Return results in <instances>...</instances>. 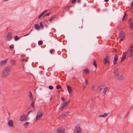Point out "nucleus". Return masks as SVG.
Listing matches in <instances>:
<instances>
[{
	"mask_svg": "<svg viewBox=\"0 0 133 133\" xmlns=\"http://www.w3.org/2000/svg\"><path fill=\"white\" fill-rule=\"evenodd\" d=\"M10 70L9 67H6L2 71V76L3 77L6 78L9 75Z\"/></svg>",
	"mask_w": 133,
	"mask_h": 133,
	"instance_id": "nucleus-1",
	"label": "nucleus"
},
{
	"mask_svg": "<svg viewBox=\"0 0 133 133\" xmlns=\"http://www.w3.org/2000/svg\"><path fill=\"white\" fill-rule=\"evenodd\" d=\"M32 112V110H31L30 111H29V112H30V113L31 112Z\"/></svg>",
	"mask_w": 133,
	"mask_h": 133,
	"instance_id": "nucleus-56",
	"label": "nucleus"
},
{
	"mask_svg": "<svg viewBox=\"0 0 133 133\" xmlns=\"http://www.w3.org/2000/svg\"><path fill=\"white\" fill-rule=\"evenodd\" d=\"M56 16L55 15H54L52 17L49 18V21L50 22H51L53 20L55 19V18H56Z\"/></svg>",
	"mask_w": 133,
	"mask_h": 133,
	"instance_id": "nucleus-24",
	"label": "nucleus"
},
{
	"mask_svg": "<svg viewBox=\"0 0 133 133\" xmlns=\"http://www.w3.org/2000/svg\"><path fill=\"white\" fill-rule=\"evenodd\" d=\"M61 99H62V100L63 101H64V98L63 97H62V98H61Z\"/></svg>",
	"mask_w": 133,
	"mask_h": 133,
	"instance_id": "nucleus-49",
	"label": "nucleus"
},
{
	"mask_svg": "<svg viewBox=\"0 0 133 133\" xmlns=\"http://www.w3.org/2000/svg\"><path fill=\"white\" fill-rule=\"evenodd\" d=\"M127 54L126 52H125L123 54L121 58V61L122 62L125 58L126 56L127 55Z\"/></svg>",
	"mask_w": 133,
	"mask_h": 133,
	"instance_id": "nucleus-20",
	"label": "nucleus"
},
{
	"mask_svg": "<svg viewBox=\"0 0 133 133\" xmlns=\"http://www.w3.org/2000/svg\"><path fill=\"white\" fill-rule=\"evenodd\" d=\"M45 26L46 27V28L48 27V26L47 25H45Z\"/></svg>",
	"mask_w": 133,
	"mask_h": 133,
	"instance_id": "nucleus-54",
	"label": "nucleus"
},
{
	"mask_svg": "<svg viewBox=\"0 0 133 133\" xmlns=\"http://www.w3.org/2000/svg\"><path fill=\"white\" fill-rule=\"evenodd\" d=\"M29 97L30 101H33V98L31 91H30L29 92Z\"/></svg>",
	"mask_w": 133,
	"mask_h": 133,
	"instance_id": "nucleus-18",
	"label": "nucleus"
},
{
	"mask_svg": "<svg viewBox=\"0 0 133 133\" xmlns=\"http://www.w3.org/2000/svg\"><path fill=\"white\" fill-rule=\"evenodd\" d=\"M66 86L69 93V94L71 93L72 90V88L68 85H67Z\"/></svg>",
	"mask_w": 133,
	"mask_h": 133,
	"instance_id": "nucleus-17",
	"label": "nucleus"
},
{
	"mask_svg": "<svg viewBox=\"0 0 133 133\" xmlns=\"http://www.w3.org/2000/svg\"><path fill=\"white\" fill-rule=\"evenodd\" d=\"M29 34H30V33H28V34H26L25 35H24V36H27V35H28Z\"/></svg>",
	"mask_w": 133,
	"mask_h": 133,
	"instance_id": "nucleus-48",
	"label": "nucleus"
},
{
	"mask_svg": "<svg viewBox=\"0 0 133 133\" xmlns=\"http://www.w3.org/2000/svg\"><path fill=\"white\" fill-rule=\"evenodd\" d=\"M130 29L133 30V23L130 24Z\"/></svg>",
	"mask_w": 133,
	"mask_h": 133,
	"instance_id": "nucleus-30",
	"label": "nucleus"
},
{
	"mask_svg": "<svg viewBox=\"0 0 133 133\" xmlns=\"http://www.w3.org/2000/svg\"><path fill=\"white\" fill-rule=\"evenodd\" d=\"M120 69H118L117 67H114V69L113 73L114 74V76L119 74L118 70L119 71Z\"/></svg>",
	"mask_w": 133,
	"mask_h": 133,
	"instance_id": "nucleus-9",
	"label": "nucleus"
},
{
	"mask_svg": "<svg viewBox=\"0 0 133 133\" xmlns=\"http://www.w3.org/2000/svg\"><path fill=\"white\" fill-rule=\"evenodd\" d=\"M119 37L121 38L120 42L123 41L125 38L124 34L123 31H120L119 35Z\"/></svg>",
	"mask_w": 133,
	"mask_h": 133,
	"instance_id": "nucleus-5",
	"label": "nucleus"
},
{
	"mask_svg": "<svg viewBox=\"0 0 133 133\" xmlns=\"http://www.w3.org/2000/svg\"><path fill=\"white\" fill-rule=\"evenodd\" d=\"M27 116L25 115H23L20 117L19 118V120L22 121H26V120Z\"/></svg>",
	"mask_w": 133,
	"mask_h": 133,
	"instance_id": "nucleus-10",
	"label": "nucleus"
},
{
	"mask_svg": "<svg viewBox=\"0 0 133 133\" xmlns=\"http://www.w3.org/2000/svg\"><path fill=\"white\" fill-rule=\"evenodd\" d=\"M30 113V112H29L27 114V116Z\"/></svg>",
	"mask_w": 133,
	"mask_h": 133,
	"instance_id": "nucleus-53",
	"label": "nucleus"
},
{
	"mask_svg": "<svg viewBox=\"0 0 133 133\" xmlns=\"http://www.w3.org/2000/svg\"><path fill=\"white\" fill-rule=\"evenodd\" d=\"M49 88L50 90H52L53 89V87L52 86H49Z\"/></svg>",
	"mask_w": 133,
	"mask_h": 133,
	"instance_id": "nucleus-43",
	"label": "nucleus"
},
{
	"mask_svg": "<svg viewBox=\"0 0 133 133\" xmlns=\"http://www.w3.org/2000/svg\"><path fill=\"white\" fill-rule=\"evenodd\" d=\"M9 47L10 49H13L14 48V45L13 44L10 45L9 46Z\"/></svg>",
	"mask_w": 133,
	"mask_h": 133,
	"instance_id": "nucleus-41",
	"label": "nucleus"
},
{
	"mask_svg": "<svg viewBox=\"0 0 133 133\" xmlns=\"http://www.w3.org/2000/svg\"><path fill=\"white\" fill-rule=\"evenodd\" d=\"M44 14L42 12L38 17L39 18H40Z\"/></svg>",
	"mask_w": 133,
	"mask_h": 133,
	"instance_id": "nucleus-39",
	"label": "nucleus"
},
{
	"mask_svg": "<svg viewBox=\"0 0 133 133\" xmlns=\"http://www.w3.org/2000/svg\"><path fill=\"white\" fill-rule=\"evenodd\" d=\"M20 61L21 62L25 61L26 62H27V60H26V59H22L20 60Z\"/></svg>",
	"mask_w": 133,
	"mask_h": 133,
	"instance_id": "nucleus-38",
	"label": "nucleus"
},
{
	"mask_svg": "<svg viewBox=\"0 0 133 133\" xmlns=\"http://www.w3.org/2000/svg\"><path fill=\"white\" fill-rule=\"evenodd\" d=\"M47 10H45L43 12H42V13L43 14H44L45 12H47Z\"/></svg>",
	"mask_w": 133,
	"mask_h": 133,
	"instance_id": "nucleus-47",
	"label": "nucleus"
},
{
	"mask_svg": "<svg viewBox=\"0 0 133 133\" xmlns=\"http://www.w3.org/2000/svg\"><path fill=\"white\" fill-rule=\"evenodd\" d=\"M65 131V129L62 127L58 129L56 131L57 133H64Z\"/></svg>",
	"mask_w": 133,
	"mask_h": 133,
	"instance_id": "nucleus-8",
	"label": "nucleus"
},
{
	"mask_svg": "<svg viewBox=\"0 0 133 133\" xmlns=\"http://www.w3.org/2000/svg\"><path fill=\"white\" fill-rule=\"evenodd\" d=\"M50 12L46 14L45 15L43 16V17H44L45 16H48L50 15Z\"/></svg>",
	"mask_w": 133,
	"mask_h": 133,
	"instance_id": "nucleus-34",
	"label": "nucleus"
},
{
	"mask_svg": "<svg viewBox=\"0 0 133 133\" xmlns=\"http://www.w3.org/2000/svg\"><path fill=\"white\" fill-rule=\"evenodd\" d=\"M83 71L85 74H88L89 73V70L87 68L84 69Z\"/></svg>",
	"mask_w": 133,
	"mask_h": 133,
	"instance_id": "nucleus-25",
	"label": "nucleus"
},
{
	"mask_svg": "<svg viewBox=\"0 0 133 133\" xmlns=\"http://www.w3.org/2000/svg\"><path fill=\"white\" fill-rule=\"evenodd\" d=\"M62 88L59 85L57 86L56 87V88L57 89H61Z\"/></svg>",
	"mask_w": 133,
	"mask_h": 133,
	"instance_id": "nucleus-35",
	"label": "nucleus"
},
{
	"mask_svg": "<svg viewBox=\"0 0 133 133\" xmlns=\"http://www.w3.org/2000/svg\"><path fill=\"white\" fill-rule=\"evenodd\" d=\"M76 0H73L71 2H72V3H74L75 2H76Z\"/></svg>",
	"mask_w": 133,
	"mask_h": 133,
	"instance_id": "nucleus-46",
	"label": "nucleus"
},
{
	"mask_svg": "<svg viewBox=\"0 0 133 133\" xmlns=\"http://www.w3.org/2000/svg\"><path fill=\"white\" fill-rule=\"evenodd\" d=\"M95 86L94 85H93L92 86L91 89L92 90H95Z\"/></svg>",
	"mask_w": 133,
	"mask_h": 133,
	"instance_id": "nucleus-37",
	"label": "nucleus"
},
{
	"mask_svg": "<svg viewBox=\"0 0 133 133\" xmlns=\"http://www.w3.org/2000/svg\"><path fill=\"white\" fill-rule=\"evenodd\" d=\"M109 114V113H104V114L102 115H99V117H105L107 116L108 114Z\"/></svg>",
	"mask_w": 133,
	"mask_h": 133,
	"instance_id": "nucleus-21",
	"label": "nucleus"
},
{
	"mask_svg": "<svg viewBox=\"0 0 133 133\" xmlns=\"http://www.w3.org/2000/svg\"><path fill=\"white\" fill-rule=\"evenodd\" d=\"M130 9L133 12V2L131 3L130 6Z\"/></svg>",
	"mask_w": 133,
	"mask_h": 133,
	"instance_id": "nucleus-28",
	"label": "nucleus"
},
{
	"mask_svg": "<svg viewBox=\"0 0 133 133\" xmlns=\"http://www.w3.org/2000/svg\"><path fill=\"white\" fill-rule=\"evenodd\" d=\"M80 0H79L78 1V3H80Z\"/></svg>",
	"mask_w": 133,
	"mask_h": 133,
	"instance_id": "nucleus-52",
	"label": "nucleus"
},
{
	"mask_svg": "<svg viewBox=\"0 0 133 133\" xmlns=\"http://www.w3.org/2000/svg\"><path fill=\"white\" fill-rule=\"evenodd\" d=\"M131 19H130L129 20V21H131Z\"/></svg>",
	"mask_w": 133,
	"mask_h": 133,
	"instance_id": "nucleus-58",
	"label": "nucleus"
},
{
	"mask_svg": "<svg viewBox=\"0 0 133 133\" xmlns=\"http://www.w3.org/2000/svg\"><path fill=\"white\" fill-rule=\"evenodd\" d=\"M127 54L126 52H125L123 54L121 58V61L122 62L125 58L126 56L127 55Z\"/></svg>",
	"mask_w": 133,
	"mask_h": 133,
	"instance_id": "nucleus-19",
	"label": "nucleus"
},
{
	"mask_svg": "<svg viewBox=\"0 0 133 133\" xmlns=\"http://www.w3.org/2000/svg\"><path fill=\"white\" fill-rule=\"evenodd\" d=\"M85 84L86 85H87L88 84V80L86 79H85Z\"/></svg>",
	"mask_w": 133,
	"mask_h": 133,
	"instance_id": "nucleus-44",
	"label": "nucleus"
},
{
	"mask_svg": "<svg viewBox=\"0 0 133 133\" xmlns=\"http://www.w3.org/2000/svg\"><path fill=\"white\" fill-rule=\"evenodd\" d=\"M35 28L37 30H39L40 29L39 26L38 24H36L34 25Z\"/></svg>",
	"mask_w": 133,
	"mask_h": 133,
	"instance_id": "nucleus-23",
	"label": "nucleus"
},
{
	"mask_svg": "<svg viewBox=\"0 0 133 133\" xmlns=\"http://www.w3.org/2000/svg\"><path fill=\"white\" fill-rule=\"evenodd\" d=\"M108 88L106 87H105L102 93V95H104L105 94L106 92L108 90Z\"/></svg>",
	"mask_w": 133,
	"mask_h": 133,
	"instance_id": "nucleus-22",
	"label": "nucleus"
},
{
	"mask_svg": "<svg viewBox=\"0 0 133 133\" xmlns=\"http://www.w3.org/2000/svg\"><path fill=\"white\" fill-rule=\"evenodd\" d=\"M103 86H100L98 87L97 89V90L98 91H100L103 89Z\"/></svg>",
	"mask_w": 133,
	"mask_h": 133,
	"instance_id": "nucleus-26",
	"label": "nucleus"
},
{
	"mask_svg": "<svg viewBox=\"0 0 133 133\" xmlns=\"http://www.w3.org/2000/svg\"><path fill=\"white\" fill-rule=\"evenodd\" d=\"M61 117V115H60L59 116V118H60V117Z\"/></svg>",
	"mask_w": 133,
	"mask_h": 133,
	"instance_id": "nucleus-55",
	"label": "nucleus"
},
{
	"mask_svg": "<svg viewBox=\"0 0 133 133\" xmlns=\"http://www.w3.org/2000/svg\"><path fill=\"white\" fill-rule=\"evenodd\" d=\"M19 39V38L17 36H16L15 38V39L16 41H17Z\"/></svg>",
	"mask_w": 133,
	"mask_h": 133,
	"instance_id": "nucleus-32",
	"label": "nucleus"
},
{
	"mask_svg": "<svg viewBox=\"0 0 133 133\" xmlns=\"http://www.w3.org/2000/svg\"><path fill=\"white\" fill-rule=\"evenodd\" d=\"M86 87V86H83V89H84Z\"/></svg>",
	"mask_w": 133,
	"mask_h": 133,
	"instance_id": "nucleus-50",
	"label": "nucleus"
},
{
	"mask_svg": "<svg viewBox=\"0 0 133 133\" xmlns=\"http://www.w3.org/2000/svg\"><path fill=\"white\" fill-rule=\"evenodd\" d=\"M8 61V58H7L6 59L1 61L0 62V65L1 66H3L5 64L6 62Z\"/></svg>",
	"mask_w": 133,
	"mask_h": 133,
	"instance_id": "nucleus-12",
	"label": "nucleus"
},
{
	"mask_svg": "<svg viewBox=\"0 0 133 133\" xmlns=\"http://www.w3.org/2000/svg\"><path fill=\"white\" fill-rule=\"evenodd\" d=\"M54 51L55 50L54 49H51V50L50 51V52L51 54H52V51Z\"/></svg>",
	"mask_w": 133,
	"mask_h": 133,
	"instance_id": "nucleus-45",
	"label": "nucleus"
},
{
	"mask_svg": "<svg viewBox=\"0 0 133 133\" xmlns=\"http://www.w3.org/2000/svg\"><path fill=\"white\" fill-rule=\"evenodd\" d=\"M103 62L105 65H108L110 62L109 57L108 56H106L104 59Z\"/></svg>",
	"mask_w": 133,
	"mask_h": 133,
	"instance_id": "nucleus-4",
	"label": "nucleus"
},
{
	"mask_svg": "<svg viewBox=\"0 0 133 133\" xmlns=\"http://www.w3.org/2000/svg\"><path fill=\"white\" fill-rule=\"evenodd\" d=\"M34 103L35 102H33L31 104V105L33 108H34Z\"/></svg>",
	"mask_w": 133,
	"mask_h": 133,
	"instance_id": "nucleus-31",
	"label": "nucleus"
},
{
	"mask_svg": "<svg viewBox=\"0 0 133 133\" xmlns=\"http://www.w3.org/2000/svg\"><path fill=\"white\" fill-rule=\"evenodd\" d=\"M69 114L68 111H66L63 112L61 114V117H63L67 116Z\"/></svg>",
	"mask_w": 133,
	"mask_h": 133,
	"instance_id": "nucleus-14",
	"label": "nucleus"
},
{
	"mask_svg": "<svg viewBox=\"0 0 133 133\" xmlns=\"http://www.w3.org/2000/svg\"><path fill=\"white\" fill-rule=\"evenodd\" d=\"M104 1L106 2H108V1L109 0H104Z\"/></svg>",
	"mask_w": 133,
	"mask_h": 133,
	"instance_id": "nucleus-51",
	"label": "nucleus"
},
{
	"mask_svg": "<svg viewBox=\"0 0 133 133\" xmlns=\"http://www.w3.org/2000/svg\"><path fill=\"white\" fill-rule=\"evenodd\" d=\"M8 0H5L4 1H7Z\"/></svg>",
	"mask_w": 133,
	"mask_h": 133,
	"instance_id": "nucleus-59",
	"label": "nucleus"
},
{
	"mask_svg": "<svg viewBox=\"0 0 133 133\" xmlns=\"http://www.w3.org/2000/svg\"><path fill=\"white\" fill-rule=\"evenodd\" d=\"M93 64L95 66H97V65L96 63V61L95 60H94L93 62Z\"/></svg>",
	"mask_w": 133,
	"mask_h": 133,
	"instance_id": "nucleus-40",
	"label": "nucleus"
},
{
	"mask_svg": "<svg viewBox=\"0 0 133 133\" xmlns=\"http://www.w3.org/2000/svg\"><path fill=\"white\" fill-rule=\"evenodd\" d=\"M15 61L14 59L11 60V62L13 64H14L15 63Z\"/></svg>",
	"mask_w": 133,
	"mask_h": 133,
	"instance_id": "nucleus-42",
	"label": "nucleus"
},
{
	"mask_svg": "<svg viewBox=\"0 0 133 133\" xmlns=\"http://www.w3.org/2000/svg\"><path fill=\"white\" fill-rule=\"evenodd\" d=\"M40 28L42 29H43V28L44 26L43 23L42 22L40 23Z\"/></svg>",
	"mask_w": 133,
	"mask_h": 133,
	"instance_id": "nucleus-29",
	"label": "nucleus"
},
{
	"mask_svg": "<svg viewBox=\"0 0 133 133\" xmlns=\"http://www.w3.org/2000/svg\"><path fill=\"white\" fill-rule=\"evenodd\" d=\"M29 124V122H26L23 125V126L24 127V128H26L27 127V126H28Z\"/></svg>",
	"mask_w": 133,
	"mask_h": 133,
	"instance_id": "nucleus-27",
	"label": "nucleus"
},
{
	"mask_svg": "<svg viewBox=\"0 0 133 133\" xmlns=\"http://www.w3.org/2000/svg\"><path fill=\"white\" fill-rule=\"evenodd\" d=\"M69 101H68V102H67V104L68 103H69Z\"/></svg>",
	"mask_w": 133,
	"mask_h": 133,
	"instance_id": "nucleus-57",
	"label": "nucleus"
},
{
	"mask_svg": "<svg viewBox=\"0 0 133 133\" xmlns=\"http://www.w3.org/2000/svg\"><path fill=\"white\" fill-rule=\"evenodd\" d=\"M43 42L42 41H38V44L39 45H41L43 44Z\"/></svg>",
	"mask_w": 133,
	"mask_h": 133,
	"instance_id": "nucleus-33",
	"label": "nucleus"
},
{
	"mask_svg": "<svg viewBox=\"0 0 133 133\" xmlns=\"http://www.w3.org/2000/svg\"><path fill=\"white\" fill-rule=\"evenodd\" d=\"M67 102H64L61 104L59 108V109H63L64 108L67 106Z\"/></svg>",
	"mask_w": 133,
	"mask_h": 133,
	"instance_id": "nucleus-13",
	"label": "nucleus"
},
{
	"mask_svg": "<svg viewBox=\"0 0 133 133\" xmlns=\"http://www.w3.org/2000/svg\"><path fill=\"white\" fill-rule=\"evenodd\" d=\"M115 78L119 81L122 80L123 79L124 76L123 75H119V74L114 76Z\"/></svg>",
	"mask_w": 133,
	"mask_h": 133,
	"instance_id": "nucleus-7",
	"label": "nucleus"
},
{
	"mask_svg": "<svg viewBox=\"0 0 133 133\" xmlns=\"http://www.w3.org/2000/svg\"><path fill=\"white\" fill-rule=\"evenodd\" d=\"M73 79H75V78H73Z\"/></svg>",
	"mask_w": 133,
	"mask_h": 133,
	"instance_id": "nucleus-60",
	"label": "nucleus"
},
{
	"mask_svg": "<svg viewBox=\"0 0 133 133\" xmlns=\"http://www.w3.org/2000/svg\"><path fill=\"white\" fill-rule=\"evenodd\" d=\"M118 56L117 54H115L114 57L113 61V63L115 65L117 63V61L118 60Z\"/></svg>",
	"mask_w": 133,
	"mask_h": 133,
	"instance_id": "nucleus-11",
	"label": "nucleus"
},
{
	"mask_svg": "<svg viewBox=\"0 0 133 133\" xmlns=\"http://www.w3.org/2000/svg\"><path fill=\"white\" fill-rule=\"evenodd\" d=\"M8 124L9 126L10 127H14V122L12 120H10L8 121Z\"/></svg>",
	"mask_w": 133,
	"mask_h": 133,
	"instance_id": "nucleus-16",
	"label": "nucleus"
},
{
	"mask_svg": "<svg viewBox=\"0 0 133 133\" xmlns=\"http://www.w3.org/2000/svg\"><path fill=\"white\" fill-rule=\"evenodd\" d=\"M125 52L127 53V56L128 57H130L132 56L133 52V46H131L128 50L127 52Z\"/></svg>",
	"mask_w": 133,
	"mask_h": 133,
	"instance_id": "nucleus-3",
	"label": "nucleus"
},
{
	"mask_svg": "<svg viewBox=\"0 0 133 133\" xmlns=\"http://www.w3.org/2000/svg\"><path fill=\"white\" fill-rule=\"evenodd\" d=\"M126 14L125 13V14H124V16H123V18H122V21H123L124 20H125V16H126Z\"/></svg>",
	"mask_w": 133,
	"mask_h": 133,
	"instance_id": "nucleus-36",
	"label": "nucleus"
},
{
	"mask_svg": "<svg viewBox=\"0 0 133 133\" xmlns=\"http://www.w3.org/2000/svg\"><path fill=\"white\" fill-rule=\"evenodd\" d=\"M74 131V133H80L81 132V129L79 126L75 127Z\"/></svg>",
	"mask_w": 133,
	"mask_h": 133,
	"instance_id": "nucleus-6",
	"label": "nucleus"
},
{
	"mask_svg": "<svg viewBox=\"0 0 133 133\" xmlns=\"http://www.w3.org/2000/svg\"><path fill=\"white\" fill-rule=\"evenodd\" d=\"M43 115V112L42 111L39 110L37 113L36 119L37 120H39L41 119Z\"/></svg>",
	"mask_w": 133,
	"mask_h": 133,
	"instance_id": "nucleus-2",
	"label": "nucleus"
},
{
	"mask_svg": "<svg viewBox=\"0 0 133 133\" xmlns=\"http://www.w3.org/2000/svg\"><path fill=\"white\" fill-rule=\"evenodd\" d=\"M12 34L10 32H8L7 36V40L8 41H10L12 39Z\"/></svg>",
	"mask_w": 133,
	"mask_h": 133,
	"instance_id": "nucleus-15",
	"label": "nucleus"
}]
</instances>
